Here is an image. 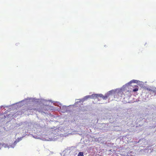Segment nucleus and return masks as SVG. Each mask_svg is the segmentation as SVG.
<instances>
[{
	"label": "nucleus",
	"mask_w": 156,
	"mask_h": 156,
	"mask_svg": "<svg viewBox=\"0 0 156 156\" xmlns=\"http://www.w3.org/2000/svg\"><path fill=\"white\" fill-rule=\"evenodd\" d=\"M88 98H91L90 95L87 96L85 97L84 98L82 99V101H84L85 100H86Z\"/></svg>",
	"instance_id": "4"
},
{
	"label": "nucleus",
	"mask_w": 156,
	"mask_h": 156,
	"mask_svg": "<svg viewBox=\"0 0 156 156\" xmlns=\"http://www.w3.org/2000/svg\"><path fill=\"white\" fill-rule=\"evenodd\" d=\"M32 109H29V108L28 109V110H31Z\"/></svg>",
	"instance_id": "9"
},
{
	"label": "nucleus",
	"mask_w": 156,
	"mask_h": 156,
	"mask_svg": "<svg viewBox=\"0 0 156 156\" xmlns=\"http://www.w3.org/2000/svg\"><path fill=\"white\" fill-rule=\"evenodd\" d=\"M138 86L137 85H135L133 87H134L135 88L133 89V92H136L138 90Z\"/></svg>",
	"instance_id": "5"
},
{
	"label": "nucleus",
	"mask_w": 156,
	"mask_h": 156,
	"mask_svg": "<svg viewBox=\"0 0 156 156\" xmlns=\"http://www.w3.org/2000/svg\"><path fill=\"white\" fill-rule=\"evenodd\" d=\"M78 156H84L83 153V152H80L78 155Z\"/></svg>",
	"instance_id": "6"
},
{
	"label": "nucleus",
	"mask_w": 156,
	"mask_h": 156,
	"mask_svg": "<svg viewBox=\"0 0 156 156\" xmlns=\"http://www.w3.org/2000/svg\"><path fill=\"white\" fill-rule=\"evenodd\" d=\"M99 95H102L101 97H99L103 99L106 100L109 97V94H107L104 96L101 94H99Z\"/></svg>",
	"instance_id": "1"
},
{
	"label": "nucleus",
	"mask_w": 156,
	"mask_h": 156,
	"mask_svg": "<svg viewBox=\"0 0 156 156\" xmlns=\"http://www.w3.org/2000/svg\"><path fill=\"white\" fill-rule=\"evenodd\" d=\"M102 95H99V94H94L90 95L91 98H99V97H101Z\"/></svg>",
	"instance_id": "3"
},
{
	"label": "nucleus",
	"mask_w": 156,
	"mask_h": 156,
	"mask_svg": "<svg viewBox=\"0 0 156 156\" xmlns=\"http://www.w3.org/2000/svg\"><path fill=\"white\" fill-rule=\"evenodd\" d=\"M136 80H132L130 82V83H131V82H133L134 83H136Z\"/></svg>",
	"instance_id": "7"
},
{
	"label": "nucleus",
	"mask_w": 156,
	"mask_h": 156,
	"mask_svg": "<svg viewBox=\"0 0 156 156\" xmlns=\"http://www.w3.org/2000/svg\"><path fill=\"white\" fill-rule=\"evenodd\" d=\"M147 90H149V91H151V89H148V88H147Z\"/></svg>",
	"instance_id": "8"
},
{
	"label": "nucleus",
	"mask_w": 156,
	"mask_h": 156,
	"mask_svg": "<svg viewBox=\"0 0 156 156\" xmlns=\"http://www.w3.org/2000/svg\"><path fill=\"white\" fill-rule=\"evenodd\" d=\"M99 95H102L101 97H99L103 99L106 100L109 97V94H107L104 96L101 94H99Z\"/></svg>",
	"instance_id": "2"
}]
</instances>
